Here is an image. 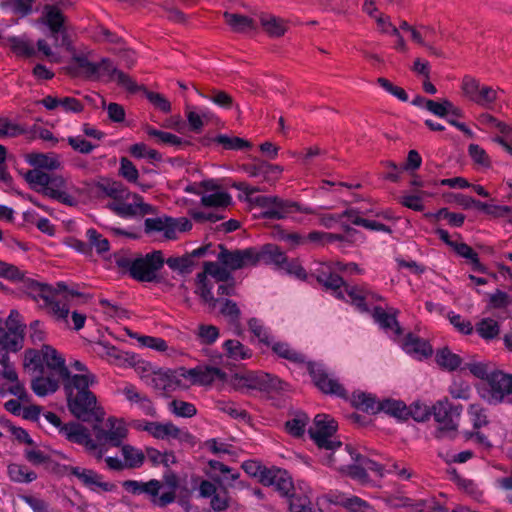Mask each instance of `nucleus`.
<instances>
[{
	"label": "nucleus",
	"mask_w": 512,
	"mask_h": 512,
	"mask_svg": "<svg viewBox=\"0 0 512 512\" xmlns=\"http://www.w3.org/2000/svg\"><path fill=\"white\" fill-rule=\"evenodd\" d=\"M26 367L33 373L57 374L64 382L69 411L83 422H101L103 409L98 406L96 396L88 390L97 384V377L80 361L71 363L77 373L71 374L61 354H31Z\"/></svg>",
	"instance_id": "1"
},
{
	"label": "nucleus",
	"mask_w": 512,
	"mask_h": 512,
	"mask_svg": "<svg viewBox=\"0 0 512 512\" xmlns=\"http://www.w3.org/2000/svg\"><path fill=\"white\" fill-rule=\"evenodd\" d=\"M249 354H216V365L198 366L175 372L191 384L208 385L215 380L230 384L236 390L253 389L267 393H282L288 390V384L276 376L263 371H249L236 366L235 362L247 359Z\"/></svg>",
	"instance_id": "2"
},
{
	"label": "nucleus",
	"mask_w": 512,
	"mask_h": 512,
	"mask_svg": "<svg viewBox=\"0 0 512 512\" xmlns=\"http://www.w3.org/2000/svg\"><path fill=\"white\" fill-rule=\"evenodd\" d=\"M122 487L133 495H146L157 507H165L176 499L178 479L174 473H167L164 475V483L156 479L147 482L125 480L122 482Z\"/></svg>",
	"instance_id": "3"
},
{
	"label": "nucleus",
	"mask_w": 512,
	"mask_h": 512,
	"mask_svg": "<svg viewBox=\"0 0 512 512\" xmlns=\"http://www.w3.org/2000/svg\"><path fill=\"white\" fill-rule=\"evenodd\" d=\"M257 191L256 188H246L245 192L248 196V201L259 208L260 211L255 214L256 216L266 220H281L290 217L294 213L312 214L313 210L310 207L302 206L299 202L283 199L273 195H258L252 197L251 194Z\"/></svg>",
	"instance_id": "4"
},
{
	"label": "nucleus",
	"mask_w": 512,
	"mask_h": 512,
	"mask_svg": "<svg viewBox=\"0 0 512 512\" xmlns=\"http://www.w3.org/2000/svg\"><path fill=\"white\" fill-rule=\"evenodd\" d=\"M328 465L361 482L366 481L369 471L380 477L386 473V466L383 467L374 460L366 458L349 445L341 449L338 455L329 459Z\"/></svg>",
	"instance_id": "5"
},
{
	"label": "nucleus",
	"mask_w": 512,
	"mask_h": 512,
	"mask_svg": "<svg viewBox=\"0 0 512 512\" xmlns=\"http://www.w3.org/2000/svg\"><path fill=\"white\" fill-rule=\"evenodd\" d=\"M289 362L295 365L304 366L311 375L315 385L326 394H333L339 397H345L346 392L338 380L329 374L323 364L311 361H305L303 354H280Z\"/></svg>",
	"instance_id": "6"
},
{
	"label": "nucleus",
	"mask_w": 512,
	"mask_h": 512,
	"mask_svg": "<svg viewBox=\"0 0 512 512\" xmlns=\"http://www.w3.org/2000/svg\"><path fill=\"white\" fill-rule=\"evenodd\" d=\"M76 65L82 69L88 77H99L101 74L108 75L117 83L130 92L138 91L136 82L126 73L118 70L108 58H102L100 62H91L84 55H77L73 58Z\"/></svg>",
	"instance_id": "7"
},
{
	"label": "nucleus",
	"mask_w": 512,
	"mask_h": 512,
	"mask_svg": "<svg viewBox=\"0 0 512 512\" xmlns=\"http://www.w3.org/2000/svg\"><path fill=\"white\" fill-rule=\"evenodd\" d=\"M336 430L337 424L334 419L325 414L316 415L313 425L308 430L310 437L320 449L331 452L326 459L327 464L329 459L338 455L339 451L344 448L339 440L334 439Z\"/></svg>",
	"instance_id": "8"
},
{
	"label": "nucleus",
	"mask_w": 512,
	"mask_h": 512,
	"mask_svg": "<svg viewBox=\"0 0 512 512\" xmlns=\"http://www.w3.org/2000/svg\"><path fill=\"white\" fill-rule=\"evenodd\" d=\"M479 393L490 404H499L504 401L512 403V375L495 370L479 387Z\"/></svg>",
	"instance_id": "9"
},
{
	"label": "nucleus",
	"mask_w": 512,
	"mask_h": 512,
	"mask_svg": "<svg viewBox=\"0 0 512 512\" xmlns=\"http://www.w3.org/2000/svg\"><path fill=\"white\" fill-rule=\"evenodd\" d=\"M26 325L21 314L12 309L4 323L0 326V351L19 352L23 348Z\"/></svg>",
	"instance_id": "10"
},
{
	"label": "nucleus",
	"mask_w": 512,
	"mask_h": 512,
	"mask_svg": "<svg viewBox=\"0 0 512 512\" xmlns=\"http://www.w3.org/2000/svg\"><path fill=\"white\" fill-rule=\"evenodd\" d=\"M39 22L48 27L50 35L55 40L56 45L65 48L71 46L72 41L68 34L66 17L57 5H45Z\"/></svg>",
	"instance_id": "11"
},
{
	"label": "nucleus",
	"mask_w": 512,
	"mask_h": 512,
	"mask_svg": "<svg viewBox=\"0 0 512 512\" xmlns=\"http://www.w3.org/2000/svg\"><path fill=\"white\" fill-rule=\"evenodd\" d=\"M165 259L160 250H154L136 257L133 279L138 282L161 283L163 277L158 272L163 268Z\"/></svg>",
	"instance_id": "12"
},
{
	"label": "nucleus",
	"mask_w": 512,
	"mask_h": 512,
	"mask_svg": "<svg viewBox=\"0 0 512 512\" xmlns=\"http://www.w3.org/2000/svg\"><path fill=\"white\" fill-rule=\"evenodd\" d=\"M60 434L68 441L84 446L86 452L101 460L106 453V448L103 443H96L92 439L89 430L83 425L76 422H69L60 428Z\"/></svg>",
	"instance_id": "13"
},
{
	"label": "nucleus",
	"mask_w": 512,
	"mask_h": 512,
	"mask_svg": "<svg viewBox=\"0 0 512 512\" xmlns=\"http://www.w3.org/2000/svg\"><path fill=\"white\" fill-rule=\"evenodd\" d=\"M93 431L95 433L96 439L94 440L96 443H103L106 449L107 446H122L128 435L125 422L115 417L108 418L102 426L98 424L94 425Z\"/></svg>",
	"instance_id": "14"
},
{
	"label": "nucleus",
	"mask_w": 512,
	"mask_h": 512,
	"mask_svg": "<svg viewBox=\"0 0 512 512\" xmlns=\"http://www.w3.org/2000/svg\"><path fill=\"white\" fill-rule=\"evenodd\" d=\"M462 411V405H455L447 398L437 401L432 406V415L442 432L457 430Z\"/></svg>",
	"instance_id": "15"
},
{
	"label": "nucleus",
	"mask_w": 512,
	"mask_h": 512,
	"mask_svg": "<svg viewBox=\"0 0 512 512\" xmlns=\"http://www.w3.org/2000/svg\"><path fill=\"white\" fill-rule=\"evenodd\" d=\"M135 428L149 433L158 440L187 441L190 434L174 425L172 422H153L139 420L135 422Z\"/></svg>",
	"instance_id": "16"
},
{
	"label": "nucleus",
	"mask_w": 512,
	"mask_h": 512,
	"mask_svg": "<svg viewBox=\"0 0 512 512\" xmlns=\"http://www.w3.org/2000/svg\"><path fill=\"white\" fill-rule=\"evenodd\" d=\"M252 250V266L264 264L272 266L276 270H280L286 260V253L274 243H266L261 246H253Z\"/></svg>",
	"instance_id": "17"
},
{
	"label": "nucleus",
	"mask_w": 512,
	"mask_h": 512,
	"mask_svg": "<svg viewBox=\"0 0 512 512\" xmlns=\"http://www.w3.org/2000/svg\"><path fill=\"white\" fill-rule=\"evenodd\" d=\"M201 188L208 194L201 197V205L207 208H226L232 204V197L221 189L215 179H205L200 182Z\"/></svg>",
	"instance_id": "18"
},
{
	"label": "nucleus",
	"mask_w": 512,
	"mask_h": 512,
	"mask_svg": "<svg viewBox=\"0 0 512 512\" xmlns=\"http://www.w3.org/2000/svg\"><path fill=\"white\" fill-rule=\"evenodd\" d=\"M66 471L75 476L85 487L93 492H111L115 489L114 484L105 482L103 476L94 470L69 466L66 468Z\"/></svg>",
	"instance_id": "19"
},
{
	"label": "nucleus",
	"mask_w": 512,
	"mask_h": 512,
	"mask_svg": "<svg viewBox=\"0 0 512 512\" xmlns=\"http://www.w3.org/2000/svg\"><path fill=\"white\" fill-rule=\"evenodd\" d=\"M218 262L231 271L242 269L249 265L252 266L251 247L246 249L229 250L223 244H219Z\"/></svg>",
	"instance_id": "20"
},
{
	"label": "nucleus",
	"mask_w": 512,
	"mask_h": 512,
	"mask_svg": "<svg viewBox=\"0 0 512 512\" xmlns=\"http://www.w3.org/2000/svg\"><path fill=\"white\" fill-rule=\"evenodd\" d=\"M118 392L125 397L132 407H136L143 414L151 417L156 416V409L151 399L145 393L139 391L135 385L125 383L118 389Z\"/></svg>",
	"instance_id": "21"
},
{
	"label": "nucleus",
	"mask_w": 512,
	"mask_h": 512,
	"mask_svg": "<svg viewBox=\"0 0 512 512\" xmlns=\"http://www.w3.org/2000/svg\"><path fill=\"white\" fill-rule=\"evenodd\" d=\"M260 482L265 486H273L284 496H288L293 489V483L287 471L278 468H267L260 476Z\"/></svg>",
	"instance_id": "22"
},
{
	"label": "nucleus",
	"mask_w": 512,
	"mask_h": 512,
	"mask_svg": "<svg viewBox=\"0 0 512 512\" xmlns=\"http://www.w3.org/2000/svg\"><path fill=\"white\" fill-rule=\"evenodd\" d=\"M248 327L260 343L265 345L267 348H272V352H291L288 343L274 340L270 330L262 324L261 320L251 318L248 321Z\"/></svg>",
	"instance_id": "23"
},
{
	"label": "nucleus",
	"mask_w": 512,
	"mask_h": 512,
	"mask_svg": "<svg viewBox=\"0 0 512 512\" xmlns=\"http://www.w3.org/2000/svg\"><path fill=\"white\" fill-rule=\"evenodd\" d=\"M66 180L62 176L49 175L47 185L41 189V193L67 206L77 205V200L65 191Z\"/></svg>",
	"instance_id": "24"
},
{
	"label": "nucleus",
	"mask_w": 512,
	"mask_h": 512,
	"mask_svg": "<svg viewBox=\"0 0 512 512\" xmlns=\"http://www.w3.org/2000/svg\"><path fill=\"white\" fill-rule=\"evenodd\" d=\"M33 356L31 354H26L24 359V368L28 373L36 375L35 379L32 380L31 388L34 393L40 397L47 396L48 394H52L57 391L59 384L54 376H58L57 374H52L49 372L46 373H33L29 371L26 367V362L30 360Z\"/></svg>",
	"instance_id": "25"
},
{
	"label": "nucleus",
	"mask_w": 512,
	"mask_h": 512,
	"mask_svg": "<svg viewBox=\"0 0 512 512\" xmlns=\"http://www.w3.org/2000/svg\"><path fill=\"white\" fill-rule=\"evenodd\" d=\"M108 361L119 367H131L141 377L148 376L154 371L153 366L139 357V354H108Z\"/></svg>",
	"instance_id": "26"
},
{
	"label": "nucleus",
	"mask_w": 512,
	"mask_h": 512,
	"mask_svg": "<svg viewBox=\"0 0 512 512\" xmlns=\"http://www.w3.org/2000/svg\"><path fill=\"white\" fill-rule=\"evenodd\" d=\"M21 287L24 292L36 302L42 300L44 306H48L53 302V289L52 286L48 284L25 277L21 283Z\"/></svg>",
	"instance_id": "27"
},
{
	"label": "nucleus",
	"mask_w": 512,
	"mask_h": 512,
	"mask_svg": "<svg viewBox=\"0 0 512 512\" xmlns=\"http://www.w3.org/2000/svg\"><path fill=\"white\" fill-rule=\"evenodd\" d=\"M311 277H315L317 282L328 290H332L338 299H344V294L341 290L342 285L345 284L344 279L338 274L332 272L328 266H320Z\"/></svg>",
	"instance_id": "28"
},
{
	"label": "nucleus",
	"mask_w": 512,
	"mask_h": 512,
	"mask_svg": "<svg viewBox=\"0 0 512 512\" xmlns=\"http://www.w3.org/2000/svg\"><path fill=\"white\" fill-rule=\"evenodd\" d=\"M372 315L380 328L394 340H397L402 336L403 329L401 328L395 314L387 313L382 307L375 306Z\"/></svg>",
	"instance_id": "29"
},
{
	"label": "nucleus",
	"mask_w": 512,
	"mask_h": 512,
	"mask_svg": "<svg viewBox=\"0 0 512 512\" xmlns=\"http://www.w3.org/2000/svg\"><path fill=\"white\" fill-rule=\"evenodd\" d=\"M175 218L170 216L146 218L144 231L146 234L162 232L166 239H175Z\"/></svg>",
	"instance_id": "30"
},
{
	"label": "nucleus",
	"mask_w": 512,
	"mask_h": 512,
	"mask_svg": "<svg viewBox=\"0 0 512 512\" xmlns=\"http://www.w3.org/2000/svg\"><path fill=\"white\" fill-rule=\"evenodd\" d=\"M29 339L35 346L27 348L24 352H57L51 345L45 343L46 332L44 330V324L39 320H34L29 324Z\"/></svg>",
	"instance_id": "31"
},
{
	"label": "nucleus",
	"mask_w": 512,
	"mask_h": 512,
	"mask_svg": "<svg viewBox=\"0 0 512 512\" xmlns=\"http://www.w3.org/2000/svg\"><path fill=\"white\" fill-rule=\"evenodd\" d=\"M418 361H428L434 356L433 361L443 370L460 372L465 371L464 362L458 354H415Z\"/></svg>",
	"instance_id": "32"
},
{
	"label": "nucleus",
	"mask_w": 512,
	"mask_h": 512,
	"mask_svg": "<svg viewBox=\"0 0 512 512\" xmlns=\"http://www.w3.org/2000/svg\"><path fill=\"white\" fill-rule=\"evenodd\" d=\"M333 502L349 512H375L368 502L354 495L340 493L335 495Z\"/></svg>",
	"instance_id": "33"
},
{
	"label": "nucleus",
	"mask_w": 512,
	"mask_h": 512,
	"mask_svg": "<svg viewBox=\"0 0 512 512\" xmlns=\"http://www.w3.org/2000/svg\"><path fill=\"white\" fill-rule=\"evenodd\" d=\"M361 212L356 208H349L343 211V215H347V219L350 223L364 227L371 231H378L384 233H391L392 230L389 226L382 224L374 220H368L360 216Z\"/></svg>",
	"instance_id": "34"
},
{
	"label": "nucleus",
	"mask_w": 512,
	"mask_h": 512,
	"mask_svg": "<svg viewBox=\"0 0 512 512\" xmlns=\"http://www.w3.org/2000/svg\"><path fill=\"white\" fill-rule=\"evenodd\" d=\"M223 17L230 28L237 33H245L257 29L256 22L248 17L237 13L224 12Z\"/></svg>",
	"instance_id": "35"
},
{
	"label": "nucleus",
	"mask_w": 512,
	"mask_h": 512,
	"mask_svg": "<svg viewBox=\"0 0 512 512\" xmlns=\"http://www.w3.org/2000/svg\"><path fill=\"white\" fill-rule=\"evenodd\" d=\"M342 287L344 288V290H342L344 296L347 295L349 297V301L352 305H354L360 312L369 311V307L366 303V297L370 292L367 289L357 285H350L346 282Z\"/></svg>",
	"instance_id": "36"
},
{
	"label": "nucleus",
	"mask_w": 512,
	"mask_h": 512,
	"mask_svg": "<svg viewBox=\"0 0 512 512\" xmlns=\"http://www.w3.org/2000/svg\"><path fill=\"white\" fill-rule=\"evenodd\" d=\"M145 131L148 136L156 138L159 144L173 146L176 148H183L185 146L191 145L189 140L183 139L169 132L158 130L152 126H147Z\"/></svg>",
	"instance_id": "37"
},
{
	"label": "nucleus",
	"mask_w": 512,
	"mask_h": 512,
	"mask_svg": "<svg viewBox=\"0 0 512 512\" xmlns=\"http://www.w3.org/2000/svg\"><path fill=\"white\" fill-rule=\"evenodd\" d=\"M380 402L370 393L356 391L352 394L351 403L357 409L364 412L375 414L379 412Z\"/></svg>",
	"instance_id": "38"
},
{
	"label": "nucleus",
	"mask_w": 512,
	"mask_h": 512,
	"mask_svg": "<svg viewBox=\"0 0 512 512\" xmlns=\"http://www.w3.org/2000/svg\"><path fill=\"white\" fill-rule=\"evenodd\" d=\"M8 42L11 50L18 57L32 58L37 55L34 44L26 36L10 37Z\"/></svg>",
	"instance_id": "39"
},
{
	"label": "nucleus",
	"mask_w": 512,
	"mask_h": 512,
	"mask_svg": "<svg viewBox=\"0 0 512 512\" xmlns=\"http://www.w3.org/2000/svg\"><path fill=\"white\" fill-rule=\"evenodd\" d=\"M379 412H384L398 420H406L409 418L408 407L401 400L385 399L381 401Z\"/></svg>",
	"instance_id": "40"
},
{
	"label": "nucleus",
	"mask_w": 512,
	"mask_h": 512,
	"mask_svg": "<svg viewBox=\"0 0 512 512\" xmlns=\"http://www.w3.org/2000/svg\"><path fill=\"white\" fill-rule=\"evenodd\" d=\"M260 24L270 37L278 38L286 32L283 20L271 14H261Z\"/></svg>",
	"instance_id": "41"
},
{
	"label": "nucleus",
	"mask_w": 512,
	"mask_h": 512,
	"mask_svg": "<svg viewBox=\"0 0 512 512\" xmlns=\"http://www.w3.org/2000/svg\"><path fill=\"white\" fill-rule=\"evenodd\" d=\"M97 188L106 196L113 198L115 201H124L130 196V191L120 182H102L98 183Z\"/></svg>",
	"instance_id": "42"
},
{
	"label": "nucleus",
	"mask_w": 512,
	"mask_h": 512,
	"mask_svg": "<svg viewBox=\"0 0 512 512\" xmlns=\"http://www.w3.org/2000/svg\"><path fill=\"white\" fill-rule=\"evenodd\" d=\"M405 352H434L431 344L424 338L408 333L401 344Z\"/></svg>",
	"instance_id": "43"
},
{
	"label": "nucleus",
	"mask_w": 512,
	"mask_h": 512,
	"mask_svg": "<svg viewBox=\"0 0 512 512\" xmlns=\"http://www.w3.org/2000/svg\"><path fill=\"white\" fill-rule=\"evenodd\" d=\"M214 142L221 145L226 150H249L252 148V143L236 136H229L226 134H219L214 138Z\"/></svg>",
	"instance_id": "44"
},
{
	"label": "nucleus",
	"mask_w": 512,
	"mask_h": 512,
	"mask_svg": "<svg viewBox=\"0 0 512 512\" xmlns=\"http://www.w3.org/2000/svg\"><path fill=\"white\" fill-rule=\"evenodd\" d=\"M245 170L252 177H268L270 175H278L283 169L279 165L270 164L267 161H258L256 164L245 166Z\"/></svg>",
	"instance_id": "45"
},
{
	"label": "nucleus",
	"mask_w": 512,
	"mask_h": 512,
	"mask_svg": "<svg viewBox=\"0 0 512 512\" xmlns=\"http://www.w3.org/2000/svg\"><path fill=\"white\" fill-rule=\"evenodd\" d=\"M206 273L214 278L217 282L232 281L235 282V277L232 271L221 265L219 262L206 261L203 264Z\"/></svg>",
	"instance_id": "46"
},
{
	"label": "nucleus",
	"mask_w": 512,
	"mask_h": 512,
	"mask_svg": "<svg viewBox=\"0 0 512 512\" xmlns=\"http://www.w3.org/2000/svg\"><path fill=\"white\" fill-rule=\"evenodd\" d=\"M28 163L36 169L56 170L60 167V162L55 156L43 153H32L28 156Z\"/></svg>",
	"instance_id": "47"
},
{
	"label": "nucleus",
	"mask_w": 512,
	"mask_h": 512,
	"mask_svg": "<svg viewBox=\"0 0 512 512\" xmlns=\"http://www.w3.org/2000/svg\"><path fill=\"white\" fill-rule=\"evenodd\" d=\"M7 473L11 481L16 483H30L37 478V474L26 466L10 464Z\"/></svg>",
	"instance_id": "48"
},
{
	"label": "nucleus",
	"mask_w": 512,
	"mask_h": 512,
	"mask_svg": "<svg viewBox=\"0 0 512 512\" xmlns=\"http://www.w3.org/2000/svg\"><path fill=\"white\" fill-rule=\"evenodd\" d=\"M131 338H135L139 344V348H149L157 352H165L167 350V343L164 339L159 337H152L147 335H140L138 333H129Z\"/></svg>",
	"instance_id": "49"
},
{
	"label": "nucleus",
	"mask_w": 512,
	"mask_h": 512,
	"mask_svg": "<svg viewBox=\"0 0 512 512\" xmlns=\"http://www.w3.org/2000/svg\"><path fill=\"white\" fill-rule=\"evenodd\" d=\"M165 264H167L171 270L177 271L182 275L190 274L195 265L194 261L190 259V256L187 254L181 257H169L165 260Z\"/></svg>",
	"instance_id": "50"
},
{
	"label": "nucleus",
	"mask_w": 512,
	"mask_h": 512,
	"mask_svg": "<svg viewBox=\"0 0 512 512\" xmlns=\"http://www.w3.org/2000/svg\"><path fill=\"white\" fill-rule=\"evenodd\" d=\"M465 370H469V372L485 382L488 380L490 374L495 371L493 365L489 362L484 361H470L464 362Z\"/></svg>",
	"instance_id": "51"
},
{
	"label": "nucleus",
	"mask_w": 512,
	"mask_h": 512,
	"mask_svg": "<svg viewBox=\"0 0 512 512\" xmlns=\"http://www.w3.org/2000/svg\"><path fill=\"white\" fill-rule=\"evenodd\" d=\"M120 447L126 466L130 468H137L143 464L145 455L142 451L131 445H122Z\"/></svg>",
	"instance_id": "52"
},
{
	"label": "nucleus",
	"mask_w": 512,
	"mask_h": 512,
	"mask_svg": "<svg viewBox=\"0 0 512 512\" xmlns=\"http://www.w3.org/2000/svg\"><path fill=\"white\" fill-rule=\"evenodd\" d=\"M280 271H284L288 275H292L295 278L302 280V281H308L309 276L306 272V270L303 268L301 263L298 259H289L286 256V260L284 261L283 265L281 266Z\"/></svg>",
	"instance_id": "53"
},
{
	"label": "nucleus",
	"mask_w": 512,
	"mask_h": 512,
	"mask_svg": "<svg viewBox=\"0 0 512 512\" xmlns=\"http://www.w3.org/2000/svg\"><path fill=\"white\" fill-rule=\"evenodd\" d=\"M89 247H94L98 254L102 255L110 249L108 239L104 238L96 229L90 228L86 232Z\"/></svg>",
	"instance_id": "54"
},
{
	"label": "nucleus",
	"mask_w": 512,
	"mask_h": 512,
	"mask_svg": "<svg viewBox=\"0 0 512 512\" xmlns=\"http://www.w3.org/2000/svg\"><path fill=\"white\" fill-rule=\"evenodd\" d=\"M476 331L484 339H493L499 334L500 328L497 321L485 318L476 325Z\"/></svg>",
	"instance_id": "55"
},
{
	"label": "nucleus",
	"mask_w": 512,
	"mask_h": 512,
	"mask_svg": "<svg viewBox=\"0 0 512 512\" xmlns=\"http://www.w3.org/2000/svg\"><path fill=\"white\" fill-rule=\"evenodd\" d=\"M308 422L309 417L305 413H297L293 419L286 422V428L291 435L300 437L304 434Z\"/></svg>",
	"instance_id": "56"
},
{
	"label": "nucleus",
	"mask_w": 512,
	"mask_h": 512,
	"mask_svg": "<svg viewBox=\"0 0 512 512\" xmlns=\"http://www.w3.org/2000/svg\"><path fill=\"white\" fill-rule=\"evenodd\" d=\"M289 509L291 512H312V504L307 494H292L289 496Z\"/></svg>",
	"instance_id": "57"
},
{
	"label": "nucleus",
	"mask_w": 512,
	"mask_h": 512,
	"mask_svg": "<svg viewBox=\"0 0 512 512\" xmlns=\"http://www.w3.org/2000/svg\"><path fill=\"white\" fill-rule=\"evenodd\" d=\"M468 415L473 427L476 429L488 424L486 410L479 404H471L468 409Z\"/></svg>",
	"instance_id": "58"
},
{
	"label": "nucleus",
	"mask_w": 512,
	"mask_h": 512,
	"mask_svg": "<svg viewBox=\"0 0 512 512\" xmlns=\"http://www.w3.org/2000/svg\"><path fill=\"white\" fill-rule=\"evenodd\" d=\"M169 409L178 417L190 418L196 414V408L192 403L182 400H173L169 403Z\"/></svg>",
	"instance_id": "59"
},
{
	"label": "nucleus",
	"mask_w": 512,
	"mask_h": 512,
	"mask_svg": "<svg viewBox=\"0 0 512 512\" xmlns=\"http://www.w3.org/2000/svg\"><path fill=\"white\" fill-rule=\"evenodd\" d=\"M107 208L122 218H131L137 215V206L135 203H125L123 201L110 202Z\"/></svg>",
	"instance_id": "60"
},
{
	"label": "nucleus",
	"mask_w": 512,
	"mask_h": 512,
	"mask_svg": "<svg viewBox=\"0 0 512 512\" xmlns=\"http://www.w3.org/2000/svg\"><path fill=\"white\" fill-rule=\"evenodd\" d=\"M204 98L225 109H231L234 106L233 98L228 93L215 88L211 89Z\"/></svg>",
	"instance_id": "61"
},
{
	"label": "nucleus",
	"mask_w": 512,
	"mask_h": 512,
	"mask_svg": "<svg viewBox=\"0 0 512 512\" xmlns=\"http://www.w3.org/2000/svg\"><path fill=\"white\" fill-rule=\"evenodd\" d=\"M0 277L10 281H19L22 283L26 276L24 272L19 270L17 266L0 260Z\"/></svg>",
	"instance_id": "62"
},
{
	"label": "nucleus",
	"mask_w": 512,
	"mask_h": 512,
	"mask_svg": "<svg viewBox=\"0 0 512 512\" xmlns=\"http://www.w3.org/2000/svg\"><path fill=\"white\" fill-rule=\"evenodd\" d=\"M468 155L473 160V162L482 167H490L491 160L488 156L487 152L480 147L478 144H470L468 146Z\"/></svg>",
	"instance_id": "63"
},
{
	"label": "nucleus",
	"mask_w": 512,
	"mask_h": 512,
	"mask_svg": "<svg viewBox=\"0 0 512 512\" xmlns=\"http://www.w3.org/2000/svg\"><path fill=\"white\" fill-rule=\"evenodd\" d=\"M221 302L222 306L220 308V313L226 318H228L231 324L238 323L241 316V311L237 303L230 299H224Z\"/></svg>",
	"instance_id": "64"
}]
</instances>
